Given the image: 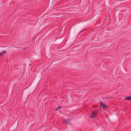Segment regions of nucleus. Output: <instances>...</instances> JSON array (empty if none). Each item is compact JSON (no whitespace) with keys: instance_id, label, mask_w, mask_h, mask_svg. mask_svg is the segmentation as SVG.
<instances>
[{"instance_id":"6","label":"nucleus","mask_w":131,"mask_h":131,"mask_svg":"<svg viewBox=\"0 0 131 131\" xmlns=\"http://www.w3.org/2000/svg\"><path fill=\"white\" fill-rule=\"evenodd\" d=\"M61 108L60 106H59L58 107L56 108L55 109V111H57L59 110Z\"/></svg>"},{"instance_id":"1","label":"nucleus","mask_w":131,"mask_h":131,"mask_svg":"<svg viewBox=\"0 0 131 131\" xmlns=\"http://www.w3.org/2000/svg\"><path fill=\"white\" fill-rule=\"evenodd\" d=\"M98 113L97 110H94L91 114L90 118H93L96 117L98 115Z\"/></svg>"},{"instance_id":"5","label":"nucleus","mask_w":131,"mask_h":131,"mask_svg":"<svg viewBox=\"0 0 131 131\" xmlns=\"http://www.w3.org/2000/svg\"><path fill=\"white\" fill-rule=\"evenodd\" d=\"M125 99L126 100L130 101L131 100V96H129L125 97Z\"/></svg>"},{"instance_id":"3","label":"nucleus","mask_w":131,"mask_h":131,"mask_svg":"<svg viewBox=\"0 0 131 131\" xmlns=\"http://www.w3.org/2000/svg\"><path fill=\"white\" fill-rule=\"evenodd\" d=\"M62 123L65 124H69V125L70 124V123L69 122V120L68 119H64Z\"/></svg>"},{"instance_id":"4","label":"nucleus","mask_w":131,"mask_h":131,"mask_svg":"<svg viewBox=\"0 0 131 131\" xmlns=\"http://www.w3.org/2000/svg\"><path fill=\"white\" fill-rule=\"evenodd\" d=\"M6 52V51L4 50L2 51L1 53H0V57L3 56V55Z\"/></svg>"},{"instance_id":"7","label":"nucleus","mask_w":131,"mask_h":131,"mask_svg":"<svg viewBox=\"0 0 131 131\" xmlns=\"http://www.w3.org/2000/svg\"><path fill=\"white\" fill-rule=\"evenodd\" d=\"M112 97H108L104 98L105 99H110V98H112Z\"/></svg>"},{"instance_id":"2","label":"nucleus","mask_w":131,"mask_h":131,"mask_svg":"<svg viewBox=\"0 0 131 131\" xmlns=\"http://www.w3.org/2000/svg\"><path fill=\"white\" fill-rule=\"evenodd\" d=\"M100 107H102L103 109L105 110V108H107L108 107L107 105L101 102H100Z\"/></svg>"}]
</instances>
